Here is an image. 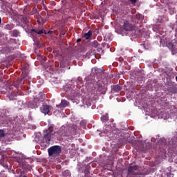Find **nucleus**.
I'll return each instance as SVG.
<instances>
[{"label":"nucleus","instance_id":"b1692460","mask_svg":"<svg viewBox=\"0 0 177 177\" xmlns=\"http://www.w3.org/2000/svg\"><path fill=\"white\" fill-rule=\"evenodd\" d=\"M19 35V32L17 30V29H15L12 32V36L14 37H17Z\"/></svg>","mask_w":177,"mask_h":177},{"label":"nucleus","instance_id":"e433bc0d","mask_svg":"<svg viewBox=\"0 0 177 177\" xmlns=\"http://www.w3.org/2000/svg\"><path fill=\"white\" fill-rule=\"evenodd\" d=\"M37 17H39V15H37Z\"/></svg>","mask_w":177,"mask_h":177},{"label":"nucleus","instance_id":"9b49d317","mask_svg":"<svg viewBox=\"0 0 177 177\" xmlns=\"http://www.w3.org/2000/svg\"><path fill=\"white\" fill-rule=\"evenodd\" d=\"M112 92L119 93L122 90V87L119 85H113L111 86Z\"/></svg>","mask_w":177,"mask_h":177},{"label":"nucleus","instance_id":"c756f323","mask_svg":"<svg viewBox=\"0 0 177 177\" xmlns=\"http://www.w3.org/2000/svg\"><path fill=\"white\" fill-rule=\"evenodd\" d=\"M86 105L88 106H90L91 105V103L90 102V100H88L86 102Z\"/></svg>","mask_w":177,"mask_h":177},{"label":"nucleus","instance_id":"cd10ccee","mask_svg":"<svg viewBox=\"0 0 177 177\" xmlns=\"http://www.w3.org/2000/svg\"><path fill=\"white\" fill-rule=\"evenodd\" d=\"M93 71H94L96 74L101 72V70L97 68H95L94 69H93Z\"/></svg>","mask_w":177,"mask_h":177},{"label":"nucleus","instance_id":"5701e85b","mask_svg":"<svg viewBox=\"0 0 177 177\" xmlns=\"http://www.w3.org/2000/svg\"><path fill=\"white\" fill-rule=\"evenodd\" d=\"M38 11H37V8H36V7H34L30 12L31 15H36L37 14Z\"/></svg>","mask_w":177,"mask_h":177},{"label":"nucleus","instance_id":"423d86ee","mask_svg":"<svg viewBox=\"0 0 177 177\" xmlns=\"http://www.w3.org/2000/svg\"><path fill=\"white\" fill-rule=\"evenodd\" d=\"M51 84L56 88H58L60 87L61 85V81L57 77H52L50 80Z\"/></svg>","mask_w":177,"mask_h":177},{"label":"nucleus","instance_id":"2f4dec72","mask_svg":"<svg viewBox=\"0 0 177 177\" xmlns=\"http://www.w3.org/2000/svg\"><path fill=\"white\" fill-rule=\"evenodd\" d=\"M82 41V39H77V43H79V42H80Z\"/></svg>","mask_w":177,"mask_h":177},{"label":"nucleus","instance_id":"a878e982","mask_svg":"<svg viewBox=\"0 0 177 177\" xmlns=\"http://www.w3.org/2000/svg\"><path fill=\"white\" fill-rule=\"evenodd\" d=\"M100 46V44H98V42L97 41H94L92 43V46L94 48H97Z\"/></svg>","mask_w":177,"mask_h":177},{"label":"nucleus","instance_id":"412c9836","mask_svg":"<svg viewBox=\"0 0 177 177\" xmlns=\"http://www.w3.org/2000/svg\"><path fill=\"white\" fill-rule=\"evenodd\" d=\"M71 175V172H70V171H68V170H65L64 172H63V176H64V177H68V176H69Z\"/></svg>","mask_w":177,"mask_h":177},{"label":"nucleus","instance_id":"bb28decb","mask_svg":"<svg viewBox=\"0 0 177 177\" xmlns=\"http://www.w3.org/2000/svg\"><path fill=\"white\" fill-rule=\"evenodd\" d=\"M5 136L4 131L3 130H0V141L2 138Z\"/></svg>","mask_w":177,"mask_h":177},{"label":"nucleus","instance_id":"ddd939ff","mask_svg":"<svg viewBox=\"0 0 177 177\" xmlns=\"http://www.w3.org/2000/svg\"><path fill=\"white\" fill-rule=\"evenodd\" d=\"M17 93L12 92L10 95L7 96V100H9L10 101L14 100H15V97H17Z\"/></svg>","mask_w":177,"mask_h":177},{"label":"nucleus","instance_id":"20e7f679","mask_svg":"<svg viewBox=\"0 0 177 177\" xmlns=\"http://www.w3.org/2000/svg\"><path fill=\"white\" fill-rule=\"evenodd\" d=\"M48 153L49 156L58 157L62 153V147L58 145L53 146L48 149Z\"/></svg>","mask_w":177,"mask_h":177},{"label":"nucleus","instance_id":"f03ea898","mask_svg":"<svg viewBox=\"0 0 177 177\" xmlns=\"http://www.w3.org/2000/svg\"><path fill=\"white\" fill-rule=\"evenodd\" d=\"M127 171V177H144L149 174L147 169L142 168L138 165L129 166Z\"/></svg>","mask_w":177,"mask_h":177},{"label":"nucleus","instance_id":"1a4fd4ad","mask_svg":"<svg viewBox=\"0 0 177 177\" xmlns=\"http://www.w3.org/2000/svg\"><path fill=\"white\" fill-rule=\"evenodd\" d=\"M167 46L171 50V53L173 55H174L177 53V48L172 42L169 43L167 45Z\"/></svg>","mask_w":177,"mask_h":177},{"label":"nucleus","instance_id":"473e14b6","mask_svg":"<svg viewBox=\"0 0 177 177\" xmlns=\"http://www.w3.org/2000/svg\"><path fill=\"white\" fill-rule=\"evenodd\" d=\"M48 33L51 35V34L53 33V32H52V30H49V31L48 32Z\"/></svg>","mask_w":177,"mask_h":177},{"label":"nucleus","instance_id":"0eeeda50","mask_svg":"<svg viewBox=\"0 0 177 177\" xmlns=\"http://www.w3.org/2000/svg\"><path fill=\"white\" fill-rule=\"evenodd\" d=\"M122 29L125 31H131L133 29V26L132 24H130L129 21H124L123 25H122Z\"/></svg>","mask_w":177,"mask_h":177},{"label":"nucleus","instance_id":"393cba45","mask_svg":"<svg viewBox=\"0 0 177 177\" xmlns=\"http://www.w3.org/2000/svg\"><path fill=\"white\" fill-rule=\"evenodd\" d=\"M19 177H28L24 171H21Z\"/></svg>","mask_w":177,"mask_h":177},{"label":"nucleus","instance_id":"f3484780","mask_svg":"<svg viewBox=\"0 0 177 177\" xmlns=\"http://www.w3.org/2000/svg\"><path fill=\"white\" fill-rule=\"evenodd\" d=\"M92 30H88L87 33H84V37L86 40L89 39L92 35Z\"/></svg>","mask_w":177,"mask_h":177},{"label":"nucleus","instance_id":"58836bf2","mask_svg":"<svg viewBox=\"0 0 177 177\" xmlns=\"http://www.w3.org/2000/svg\"><path fill=\"white\" fill-rule=\"evenodd\" d=\"M38 23H40L39 21H37Z\"/></svg>","mask_w":177,"mask_h":177},{"label":"nucleus","instance_id":"7c9ffc66","mask_svg":"<svg viewBox=\"0 0 177 177\" xmlns=\"http://www.w3.org/2000/svg\"><path fill=\"white\" fill-rule=\"evenodd\" d=\"M50 4L52 6H55V3H54V1H50Z\"/></svg>","mask_w":177,"mask_h":177},{"label":"nucleus","instance_id":"39448f33","mask_svg":"<svg viewBox=\"0 0 177 177\" xmlns=\"http://www.w3.org/2000/svg\"><path fill=\"white\" fill-rule=\"evenodd\" d=\"M166 89L169 93L177 94V84L171 81H169L166 84Z\"/></svg>","mask_w":177,"mask_h":177},{"label":"nucleus","instance_id":"aec40b11","mask_svg":"<svg viewBox=\"0 0 177 177\" xmlns=\"http://www.w3.org/2000/svg\"><path fill=\"white\" fill-rule=\"evenodd\" d=\"M21 22L25 24V25H28V24H29L28 21V18H26V17H23L21 19Z\"/></svg>","mask_w":177,"mask_h":177},{"label":"nucleus","instance_id":"c9c22d12","mask_svg":"<svg viewBox=\"0 0 177 177\" xmlns=\"http://www.w3.org/2000/svg\"><path fill=\"white\" fill-rule=\"evenodd\" d=\"M108 127H109V129H111V127H110V126H108Z\"/></svg>","mask_w":177,"mask_h":177},{"label":"nucleus","instance_id":"f257e3e1","mask_svg":"<svg viewBox=\"0 0 177 177\" xmlns=\"http://www.w3.org/2000/svg\"><path fill=\"white\" fill-rule=\"evenodd\" d=\"M78 129V127L75 124L64 125L56 132L48 129L44 134L41 142L49 145L51 139L54 138L55 133L63 140H72L74 139Z\"/></svg>","mask_w":177,"mask_h":177},{"label":"nucleus","instance_id":"9d476101","mask_svg":"<svg viewBox=\"0 0 177 177\" xmlns=\"http://www.w3.org/2000/svg\"><path fill=\"white\" fill-rule=\"evenodd\" d=\"M69 105V102L67 100H62L61 104L57 105V107L65 108Z\"/></svg>","mask_w":177,"mask_h":177},{"label":"nucleus","instance_id":"c85d7f7f","mask_svg":"<svg viewBox=\"0 0 177 177\" xmlns=\"http://www.w3.org/2000/svg\"><path fill=\"white\" fill-rule=\"evenodd\" d=\"M167 177H174V175L171 172L167 173Z\"/></svg>","mask_w":177,"mask_h":177},{"label":"nucleus","instance_id":"6e6552de","mask_svg":"<svg viewBox=\"0 0 177 177\" xmlns=\"http://www.w3.org/2000/svg\"><path fill=\"white\" fill-rule=\"evenodd\" d=\"M50 110H51V106L49 105H43L40 108L41 112L44 115L48 114Z\"/></svg>","mask_w":177,"mask_h":177},{"label":"nucleus","instance_id":"a211bd4d","mask_svg":"<svg viewBox=\"0 0 177 177\" xmlns=\"http://www.w3.org/2000/svg\"><path fill=\"white\" fill-rule=\"evenodd\" d=\"M17 84H18V86H21L24 84V79H23L21 77L20 78H18Z\"/></svg>","mask_w":177,"mask_h":177},{"label":"nucleus","instance_id":"f8f14e48","mask_svg":"<svg viewBox=\"0 0 177 177\" xmlns=\"http://www.w3.org/2000/svg\"><path fill=\"white\" fill-rule=\"evenodd\" d=\"M44 99H45L44 95H41V96L34 98L33 102L35 103L41 102H43L44 100Z\"/></svg>","mask_w":177,"mask_h":177},{"label":"nucleus","instance_id":"dca6fc26","mask_svg":"<svg viewBox=\"0 0 177 177\" xmlns=\"http://www.w3.org/2000/svg\"><path fill=\"white\" fill-rule=\"evenodd\" d=\"M28 77V73L26 72V70L24 68L22 69V74L21 75V77H22L24 80H27V77Z\"/></svg>","mask_w":177,"mask_h":177},{"label":"nucleus","instance_id":"4c0bfd02","mask_svg":"<svg viewBox=\"0 0 177 177\" xmlns=\"http://www.w3.org/2000/svg\"><path fill=\"white\" fill-rule=\"evenodd\" d=\"M176 81H177V76H176Z\"/></svg>","mask_w":177,"mask_h":177},{"label":"nucleus","instance_id":"6ab92c4d","mask_svg":"<svg viewBox=\"0 0 177 177\" xmlns=\"http://www.w3.org/2000/svg\"><path fill=\"white\" fill-rule=\"evenodd\" d=\"M101 120L102 122H107L109 120V115L106 114V115H104L103 116H102Z\"/></svg>","mask_w":177,"mask_h":177},{"label":"nucleus","instance_id":"2eb2a0df","mask_svg":"<svg viewBox=\"0 0 177 177\" xmlns=\"http://www.w3.org/2000/svg\"><path fill=\"white\" fill-rule=\"evenodd\" d=\"M165 75L167 76V80H171L172 79L174 78V75L173 73H171V72H165Z\"/></svg>","mask_w":177,"mask_h":177},{"label":"nucleus","instance_id":"7ed1b4c3","mask_svg":"<svg viewBox=\"0 0 177 177\" xmlns=\"http://www.w3.org/2000/svg\"><path fill=\"white\" fill-rule=\"evenodd\" d=\"M86 88L88 91H93L97 88V91L100 94H104L106 91L105 84L102 80H98L96 83H93L92 81L88 80L86 84Z\"/></svg>","mask_w":177,"mask_h":177},{"label":"nucleus","instance_id":"4be33fe9","mask_svg":"<svg viewBox=\"0 0 177 177\" xmlns=\"http://www.w3.org/2000/svg\"><path fill=\"white\" fill-rule=\"evenodd\" d=\"M12 28H13L12 25L10 24H7L6 25H5V29L6 30H12Z\"/></svg>","mask_w":177,"mask_h":177},{"label":"nucleus","instance_id":"72a5a7b5","mask_svg":"<svg viewBox=\"0 0 177 177\" xmlns=\"http://www.w3.org/2000/svg\"><path fill=\"white\" fill-rule=\"evenodd\" d=\"M82 124H84V122H81L80 124L82 125Z\"/></svg>","mask_w":177,"mask_h":177},{"label":"nucleus","instance_id":"4468645a","mask_svg":"<svg viewBox=\"0 0 177 177\" xmlns=\"http://www.w3.org/2000/svg\"><path fill=\"white\" fill-rule=\"evenodd\" d=\"M31 32L41 35L45 32V30L44 29H41V30H38L37 29H31Z\"/></svg>","mask_w":177,"mask_h":177},{"label":"nucleus","instance_id":"ea45409f","mask_svg":"<svg viewBox=\"0 0 177 177\" xmlns=\"http://www.w3.org/2000/svg\"><path fill=\"white\" fill-rule=\"evenodd\" d=\"M176 44H177V41H176Z\"/></svg>","mask_w":177,"mask_h":177},{"label":"nucleus","instance_id":"f704fd0d","mask_svg":"<svg viewBox=\"0 0 177 177\" xmlns=\"http://www.w3.org/2000/svg\"><path fill=\"white\" fill-rule=\"evenodd\" d=\"M1 23V19L0 18V24Z\"/></svg>","mask_w":177,"mask_h":177}]
</instances>
